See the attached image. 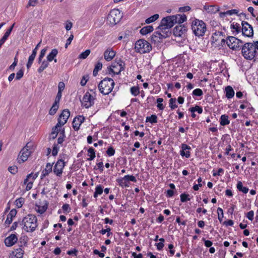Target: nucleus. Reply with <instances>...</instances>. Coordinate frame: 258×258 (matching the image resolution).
<instances>
[{
    "label": "nucleus",
    "mask_w": 258,
    "mask_h": 258,
    "mask_svg": "<svg viewBox=\"0 0 258 258\" xmlns=\"http://www.w3.org/2000/svg\"><path fill=\"white\" fill-rule=\"evenodd\" d=\"M37 219L35 215L29 214L23 218L22 224L26 232H33L37 226Z\"/></svg>",
    "instance_id": "nucleus-1"
},
{
    "label": "nucleus",
    "mask_w": 258,
    "mask_h": 258,
    "mask_svg": "<svg viewBox=\"0 0 258 258\" xmlns=\"http://www.w3.org/2000/svg\"><path fill=\"white\" fill-rule=\"evenodd\" d=\"M241 53L244 58L247 60L253 59L257 53L253 47V44L251 42L244 44L241 48Z\"/></svg>",
    "instance_id": "nucleus-2"
},
{
    "label": "nucleus",
    "mask_w": 258,
    "mask_h": 258,
    "mask_svg": "<svg viewBox=\"0 0 258 258\" xmlns=\"http://www.w3.org/2000/svg\"><path fill=\"white\" fill-rule=\"evenodd\" d=\"M114 86V81L109 78H105L99 84L98 87L99 91L103 95L110 93Z\"/></svg>",
    "instance_id": "nucleus-3"
},
{
    "label": "nucleus",
    "mask_w": 258,
    "mask_h": 258,
    "mask_svg": "<svg viewBox=\"0 0 258 258\" xmlns=\"http://www.w3.org/2000/svg\"><path fill=\"white\" fill-rule=\"evenodd\" d=\"M191 29L196 36H202L206 31V24L202 20L195 19L192 22Z\"/></svg>",
    "instance_id": "nucleus-4"
},
{
    "label": "nucleus",
    "mask_w": 258,
    "mask_h": 258,
    "mask_svg": "<svg viewBox=\"0 0 258 258\" xmlns=\"http://www.w3.org/2000/svg\"><path fill=\"white\" fill-rule=\"evenodd\" d=\"M122 17L120 11L118 9H114L110 11L107 18V22L113 26L119 22Z\"/></svg>",
    "instance_id": "nucleus-5"
},
{
    "label": "nucleus",
    "mask_w": 258,
    "mask_h": 258,
    "mask_svg": "<svg viewBox=\"0 0 258 258\" xmlns=\"http://www.w3.org/2000/svg\"><path fill=\"white\" fill-rule=\"evenodd\" d=\"M135 49L137 52L145 53L150 52L152 49V46L147 41L140 39L135 43Z\"/></svg>",
    "instance_id": "nucleus-6"
},
{
    "label": "nucleus",
    "mask_w": 258,
    "mask_h": 258,
    "mask_svg": "<svg viewBox=\"0 0 258 258\" xmlns=\"http://www.w3.org/2000/svg\"><path fill=\"white\" fill-rule=\"evenodd\" d=\"M176 17L174 15L163 18L157 29H163L165 31L172 27L175 24Z\"/></svg>",
    "instance_id": "nucleus-7"
},
{
    "label": "nucleus",
    "mask_w": 258,
    "mask_h": 258,
    "mask_svg": "<svg viewBox=\"0 0 258 258\" xmlns=\"http://www.w3.org/2000/svg\"><path fill=\"white\" fill-rule=\"evenodd\" d=\"M225 41L228 47L233 50L236 49L240 46V44L243 43L242 41L234 36H228L226 40L222 39L221 43H225Z\"/></svg>",
    "instance_id": "nucleus-8"
},
{
    "label": "nucleus",
    "mask_w": 258,
    "mask_h": 258,
    "mask_svg": "<svg viewBox=\"0 0 258 258\" xmlns=\"http://www.w3.org/2000/svg\"><path fill=\"white\" fill-rule=\"evenodd\" d=\"M31 146V144L28 143L26 144L25 147L21 150L17 159L19 163H23L27 160L31 153V151H30Z\"/></svg>",
    "instance_id": "nucleus-9"
},
{
    "label": "nucleus",
    "mask_w": 258,
    "mask_h": 258,
    "mask_svg": "<svg viewBox=\"0 0 258 258\" xmlns=\"http://www.w3.org/2000/svg\"><path fill=\"white\" fill-rule=\"evenodd\" d=\"M241 31L243 36L247 37H252L253 36V28L248 22L242 21Z\"/></svg>",
    "instance_id": "nucleus-10"
},
{
    "label": "nucleus",
    "mask_w": 258,
    "mask_h": 258,
    "mask_svg": "<svg viewBox=\"0 0 258 258\" xmlns=\"http://www.w3.org/2000/svg\"><path fill=\"white\" fill-rule=\"evenodd\" d=\"M94 98L89 92H86L81 100L82 105L88 108L94 104Z\"/></svg>",
    "instance_id": "nucleus-11"
},
{
    "label": "nucleus",
    "mask_w": 258,
    "mask_h": 258,
    "mask_svg": "<svg viewBox=\"0 0 258 258\" xmlns=\"http://www.w3.org/2000/svg\"><path fill=\"white\" fill-rule=\"evenodd\" d=\"M66 165V163L62 159H59L55 163L53 168V172L57 176H61L63 172V169Z\"/></svg>",
    "instance_id": "nucleus-12"
},
{
    "label": "nucleus",
    "mask_w": 258,
    "mask_h": 258,
    "mask_svg": "<svg viewBox=\"0 0 258 258\" xmlns=\"http://www.w3.org/2000/svg\"><path fill=\"white\" fill-rule=\"evenodd\" d=\"M169 36V33L168 31H166L164 34H162L161 32L156 31L151 36V40L155 43L156 42H160L163 38H165Z\"/></svg>",
    "instance_id": "nucleus-13"
},
{
    "label": "nucleus",
    "mask_w": 258,
    "mask_h": 258,
    "mask_svg": "<svg viewBox=\"0 0 258 258\" xmlns=\"http://www.w3.org/2000/svg\"><path fill=\"white\" fill-rule=\"evenodd\" d=\"M187 31V28L184 25H178L173 29V34L176 37H182Z\"/></svg>",
    "instance_id": "nucleus-14"
},
{
    "label": "nucleus",
    "mask_w": 258,
    "mask_h": 258,
    "mask_svg": "<svg viewBox=\"0 0 258 258\" xmlns=\"http://www.w3.org/2000/svg\"><path fill=\"white\" fill-rule=\"evenodd\" d=\"M70 115V112L69 109H64L58 118L59 124L63 125L67 122Z\"/></svg>",
    "instance_id": "nucleus-15"
},
{
    "label": "nucleus",
    "mask_w": 258,
    "mask_h": 258,
    "mask_svg": "<svg viewBox=\"0 0 258 258\" xmlns=\"http://www.w3.org/2000/svg\"><path fill=\"white\" fill-rule=\"evenodd\" d=\"M85 117L83 115H79L74 118L73 121V127L75 131L79 130L81 124L84 121Z\"/></svg>",
    "instance_id": "nucleus-16"
},
{
    "label": "nucleus",
    "mask_w": 258,
    "mask_h": 258,
    "mask_svg": "<svg viewBox=\"0 0 258 258\" xmlns=\"http://www.w3.org/2000/svg\"><path fill=\"white\" fill-rule=\"evenodd\" d=\"M17 241V236L14 234H12L5 239V243L7 246L10 247L14 245Z\"/></svg>",
    "instance_id": "nucleus-17"
},
{
    "label": "nucleus",
    "mask_w": 258,
    "mask_h": 258,
    "mask_svg": "<svg viewBox=\"0 0 258 258\" xmlns=\"http://www.w3.org/2000/svg\"><path fill=\"white\" fill-rule=\"evenodd\" d=\"M115 55V52L111 48L107 49L104 53V58L106 61L111 60Z\"/></svg>",
    "instance_id": "nucleus-18"
},
{
    "label": "nucleus",
    "mask_w": 258,
    "mask_h": 258,
    "mask_svg": "<svg viewBox=\"0 0 258 258\" xmlns=\"http://www.w3.org/2000/svg\"><path fill=\"white\" fill-rule=\"evenodd\" d=\"M17 213V211L16 209L11 210L7 216L5 224L6 225H9L12 222L13 219L16 216Z\"/></svg>",
    "instance_id": "nucleus-19"
},
{
    "label": "nucleus",
    "mask_w": 258,
    "mask_h": 258,
    "mask_svg": "<svg viewBox=\"0 0 258 258\" xmlns=\"http://www.w3.org/2000/svg\"><path fill=\"white\" fill-rule=\"evenodd\" d=\"M24 254V250L19 248L13 251L10 256V258H22Z\"/></svg>",
    "instance_id": "nucleus-20"
},
{
    "label": "nucleus",
    "mask_w": 258,
    "mask_h": 258,
    "mask_svg": "<svg viewBox=\"0 0 258 258\" xmlns=\"http://www.w3.org/2000/svg\"><path fill=\"white\" fill-rule=\"evenodd\" d=\"M58 54V50L56 48L52 49L51 51L47 56V60L48 61H51L54 60L55 62H57V59L55 58Z\"/></svg>",
    "instance_id": "nucleus-21"
},
{
    "label": "nucleus",
    "mask_w": 258,
    "mask_h": 258,
    "mask_svg": "<svg viewBox=\"0 0 258 258\" xmlns=\"http://www.w3.org/2000/svg\"><path fill=\"white\" fill-rule=\"evenodd\" d=\"M181 148L182 150L180 151V155L182 156H185L186 158H189L190 156L189 151H187L185 152L184 151L186 150H190L191 149L190 147L186 144H182L181 145Z\"/></svg>",
    "instance_id": "nucleus-22"
},
{
    "label": "nucleus",
    "mask_w": 258,
    "mask_h": 258,
    "mask_svg": "<svg viewBox=\"0 0 258 258\" xmlns=\"http://www.w3.org/2000/svg\"><path fill=\"white\" fill-rule=\"evenodd\" d=\"M14 25L15 23H14L11 26V27L7 30L3 37L0 39L1 43H3L4 44L5 42V41L7 40L8 38L9 37L13 30Z\"/></svg>",
    "instance_id": "nucleus-23"
},
{
    "label": "nucleus",
    "mask_w": 258,
    "mask_h": 258,
    "mask_svg": "<svg viewBox=\"0 0 258 258\" xmlns=\"http://www.w3.org/2000/svg\"><path fill=\"white\" fill-rule=\"evenodd\" d=\"M174 16L176 17V20L175 21V24L178 23L179 25H182L181 24L187 20V17L184 14L176 15Z\"/></svg>",
    "instance_id": "nucleus-24"
},
{
    "label": "nucleus",
    "mask_w": 258,
    "mask_h": 258,
    "mask_svg": "<svg viewBox=\"0 0 258 258\" xmlns=\"http://www.w3.org/2000/svg\"><path fill=\"white\" fill-rule=\"evenodd\" d=\"M225 91L226 93V97L228 99L231 98L234 95V91L233 88L230 86H228L225 88Z\"/></svg>",
    "instance_id": "nucleus-25"
},
{
    "label": "nucleus",
    "mask_w": 258,
    "mask_h": 258,
    "mask_svg": "<svg viewBox=\"0 0 258 258\" xmlns=\"http://www.w3.org/2000/svg\"><path fill=\"white\" fill-rule=\"evenodd\" d=\"M204 9L210 13H215L219 11V8L213 5L205 6Z\"/></svg>",
    "instance_id": "nucleus-26"
},
{
    "label": "nucleus",
    "mask_w": 258,
    "mask_h": 258,
    "mask_svg": "<svg viewBox=\"0 0 258 258\" xmlns=\"http://www.w3.org/2000/svg\"><path fill=\"white\" fill-rule=\"evenodd\" d=\"M154 29L152 26L149 25L145 27H143L140 30V33L143 35H146L149 33H150L153 31Z\"/></svg>",
    "instance_id": "nucleus-27"
},
{
    "label": "nucleus",
    "mask_w": 258,
    "mask_h": 258,
    "mask_svg": "<svg viewBox=\"0 0 258 258\" xmlns=\"http://www.w3.org/2000/svg\"><path fill=\"white\" fill-rule=\"evenodd\" d=\"M48 204V202L45 201V204L43 206H38L36 205V206L38 208V209L36 210V211L40 214H43L47 209Z\"/></svg>",
    "instance_id": "nucleus-28"
},
{
    "label": "nucleus",
    "mask_w": 258,
    "mask_h": 258,
    "mask_svg": "<svg viewBox=\"0 0 258 258\" xmlns=\"http://www.w3.org/2000/svg\"><path fill=\"white\" fill-rule=\"evenodd\" d=\"M220 124L222 126L228 125L230 123V121L228 119V116L227 115H222L220 118Z\"/></svg>",
    "instance_id": "nucleus-29"
},
{
    "label": "nucleus",
    "mask_w": 258,
    "mask_h": 258,
    "mask_svg": "<svg viewBox=\"0 0 258 258\" xmlns=\"http://www.w3.org/2000/svg\"><path fill=\"white\" fill-rule=\"evenodd\" d=\"M237 189L244 194H246L248 191V188L246 187L243 186L242 183L241 181H238L236 185Z\"/></svg>",
    "instance_id": "nucleus-30"
},
{
    "label": "nucleus",
    "mask_w": 258,
    "mask_h": 258,
    "mask_svg": "<svg viewBox=\"0 0 258 258\" xmlns=\"http://www.w3.org/2000/svg\"><path fill=\"white\" fill-rule=\"evenodd\" d=\"M36 55V53H35V51H32V54L29 56L28 58V62L27 63V69H29L32 66Z\"/></svg>",
    "instance_id": "nucleus-31"
},
{
    "label": "nucleus",
    "mask_w": 258,
    "mask_h": 258,
    "mask_svg": "<svg viewBox=\"0 0 258 258\" xmlns=\"http://www.w3.org/2000/svg\"><path fill=\"white\" fill-rule=\"evenodd\" d=\"M48 61L44 60L42 61L41 64L38 69V72L41 73L46 68H47L49 65Z\"/></svg>",
    "instance_id": "nucleus-32"
},
{
    "label": "nucleus",
    "mask_w": 258,
    "mask_h": 258,
    "mask_svg": "<svg viewBox=\"0 0 258 258\" xmlns=\"http://www.w3.org/2000/svg\"><path fill=\"white\" fill-rule=\"evenodd\" d=\"M103 191V187L101 185H98L95 188V191L94 193V197L96 198L98 195H100Z\"/></svg>",
    "instance_id": "nucleus-33"
},
{
    "label": "nucleus",
    "mask_w": 258,
    "mask_h": 258,
    "mask_svg": "<svg viewBox=\"0 0 258 258\" xmlns=\"http://www.w3.org/2000/svg\"><path fill=\"white\" fill-rule=\"evenodd\" d=\"M58 108V103L56 102H54L52 107L49 110V114L53 115L56 113L57 110Z\"/></svg>",
    "instance_id": "nucleus-34"
},
{
    "label": "nucleus",
    "mask_w": 258,
    "mask_h": 258,
    "mask_svg": "<svg viewBox=\"0 0 258 258\" xmlns=\"http://www.w3.org/2000/svg\"><path fill=\"white\" fill-rule=\"evenodd\" d=\"M159 17V16L158 14H155L151 17L148 18L145 21L146 23L147 24H150L151 23L154 22L156 20H157Z\"/></svg>",
    "instance_id": "nucleus-35"
},
{
    "label": "nucleus",
    "mask_w": 258,
    "mask_h": 258,
    "mask_svg": "<svg viewBox=\"0 0 258 258\" xmlns=\"http://www.w3.org/2000/svg\"><path fill=\"white\" fill-rule=\"evenodd\" d=\"M102 67V64L100 62H98L95 65V68L93 72V75L96 76L98 74L99 70H101Z\"/></svg>",
    "instance_id": "nucleus-36"
},
{
    "label": "nucleus",
    "mask_w": 258,
    "mask_h": 258,
    "mask_svg": "<svg viewBox=\"0 0 258 258\" xmlns=\"http://www.w3.org/2000/svg\"><path fill=\"white\" fill-rule=\"evenodd\" d=\"M88 154H90V155H89L90 157L89 158H88V160H89V161L93 160L95 157V152L94 149L93 148L90 147L88 150Z\"/></svg>",
    "instance_id": "nucleus-37"
},
{
    "label": "nucleus",
    "mask_w": 258,
    "mask_h": 258,
    "mask_svg": "<svg viewBox=\"0 0 258 258\" xmlns=\"http://www.w3.org/2000/svg\"><path fill=\"white\" fill-rule=\"evenodd\" d=\"M117 181L118 183L119 186L122 187L128 186V184L126 180L124 179V177L121 179H117Z\"/></svg>",
    "instance_id": "nucleus-38"
},
{
    "label": "nucleus",
    "mask_w": 258,
    "mask_h": 258,
    "mask_svg": "<svg viewBox=\"0 0 258 258\" xmlns=\"http://www.w3.org/2000/svg\"><path fill=\"white\" fill-rule=\"evenodd\" d=\"M52 164L50 163H48L46 165L45 168L42 171V172L48 175V174L52 171Z\"/></svg>",
    "instance_id": "nucleus-39"
},
{
    "label": "nucleus",
    "mask_w": 258,
    "mask_h": 258,
    "mask_svg": "<svg viewBox=\"0 0 258 258\" xmlns=\"http://www.w3.org/2000/svg\"><path fill=\"white\" fill-rule=\"evenodd\" d=\"M189 110L191 112L197 111L199 114H201L203 112V108L199 105H196L195 107H191Z\"/></svg>",
    "instance_id": "nucleus-40"
},
{
    "label": "nucleus",
    "mask_w": 258,
    "mask_h": 258,
    "mask_svg": "<svg viewBox=\"0 0 258 258\" xmlns=\"http://www.w3.org/2000/svg\"><path fill=\"white\" fill-rule=\"evenodd\" d=\"M130 91L131 94L135 96L138 95L140 93L139 88L138 86H133L131 87Z\"/></svg>",
    "instance_id": "nucleus-41"
},
{
    "label": "nucleus",
    "mask_w": 258,
    "mask_h": 258,
    "mask_svg": "<svg viewBox=\"0 0 258 258\" xmlns=\"http://www.w3.org/2000/svg\"><path fill=\"white\" fill-rule=\"evenodd\" d=\"M231 28L233 30H235L236 33L238 34L241 32V27L239 24L237 23H233L231 25Z\"/></svg>",
    "instance_id": "nucleus-42"
},
{
    "label": "nucleus",
    "mask_w": 258,
    "mask_h": 258,
    "mask_svg": "<svg viewBox=\"0 0 258 258\" xmlns=\"http://www.w3.org/2000/svg\"><path fill=\"white\" fill-rule=\"evenodd\" d=\"M24 199L22 197L17 199L15 201V205L18 208H20L22 207L23 204L24 203Z\"/></svg>",
    "instance_id": "nucleus-43"
},
{
    "label": "nucleus",
    "mask_w": 258,
    "mask_h": 258,
    "mask_svg": "<svg viewBox=\"0 0 258 258\" xmlns=\"http://www.w3.org/2000/svg\"><path fill=\"white\" fill-rule=\"evenodd\" d=\"M146 121H149L151 123L157 122V117L155 114H152L151 116L146 118Z\"/></svg>",
    "instance_id": "nucleus-44"
},
{
    "label": "nucleus",
    "mask_w": 258,
    "mask_h": 258,
    "mask_svg": "<svg viewBox=\"0 0 258 258\" xmlns=\"http://www.w3.org/2000/svg\"><path fill=\"white\" fill-rule=\"evenodd\" d=\"M181 202L182 203L186 202L190 200L189 195L185 194H182L180 196Z\"/></svg>",
    "instance_id": "nucleus-45"
},
{
    "label": "nucleus",
    "mask_w": 258,
    "mask_h": 258,
    "mask_svg": "<svg viewBox=\"0 0 258 258\" xmlns=\"http://www.w3.org/2000/svg\"><path fill=\"white\" fill-rule=\"evenodd\" d=\"M90 53V50L89 49H87L79 55V58L80 59H85L89 55Z\"/></svg>",
    "instance_id": "nucleus-46"
},
{
    "label": "nucleus",
    "mask_w": 258,
    "mask_h": 258,
    "mask_svg": "<svg viewBox=\"0 0 258 258\" xmlns=\"http://www.w3.org/2000/svg\"><path fill=\"white\" fill-rule=\"evenodd\" d=\"M119 67H120V69L118 71V72H116L114 71V70L113 69V68H115V66H113L112 65L111 66V67L109 68V73H113L114 74H116V75H118L120 74V72L123 70V68L122 67V65L121 64H120L119 65Z\"/></svg>",
    "instance_id": "nucleus-47"
},
{
    "label": "nucleus",
    "mask_w": 258,
    "mask_h": 258,
    "mask_svg": "<svg viewBox=\"0 0 258 258\" xmlns=\"http://www.w3.org/2000/svg\"><path fill=\"white\" fill-rule=\"evenodd\" d=\"M46 50H47L46 48L42 49L41 50V52H40V53L39 54V58H38V63H40L42 62V59L45 55Z\"/></svg>",
    "instance_id": "nucleus-48"
},
{
    "label": "nucleus",
    "mask_w": 258,
    "mask_h": 258,
    "mask_svg": "<svg viewBox=\"0 0 258 258\" xmlns=\"http://www.w3.org/2000/svg\"><path fill=\"white\" fill-rule=\"evenodd\" d=\"M106 229H102L99 232L100 234L102 235H104L106 233H107V236L109 237L111 234H112V233L110 232L111 229L109 227H107V226H106Z\"/></svg>",
    "instance_id": "nucleus-49"
},
{
    "label": "nucleus",
    "mask_w": 258,
    "mask_h": 258,
    "mask_svg": "<svg viewBox=\"0 0 258 258\" xmlns=\"http://www.w3.org/2000/svg\"><path fill=\"white\" fill-rule=\"evenodd\" d=\"M176 100V98H171L169 100V106L172 109L177 107V105L175 104Z\"/></svg>",
    "instance_id": "nucleus-50"
},
{
    "label": "nucleus",
    "mask_w": 258,
    "mask_h": 258,
    "mask_svg": "<svg viewBox=\"0 0 258 258\" xmlns=\"http://www.w3.org/2000/svg\"><path fill=\"white\" fill-rule=\"evenodd\" d=\"M192 94L196 96H201L203 95V92L201 89H196L193 91Z\"/></svg>",
    "instance_id": "nucleus-51"
},
{
    "label": "nucleus",
    "mask_w": 258,
    "mask_h": 258,
    "mask_svg": "<svg viewBox=\"0 0 258 258\" xmlns=\"http://www.w3.org/2000/svg\"><path fill=\"white\" fill-rule=\"evenodd\" d=\"M124 177V179H126L127 181H133L134 182H137V179L134 175H125Z\"/></svg>",
    "instance_id": "nucleus-52"
},
{
    "label": "nucleus",
    "mask_w": 258,
    "mask_h": 258,
    "mask_svg": "<svg viewBox=\"0 0 258 258\" xmlns=\"http://www.w3.org/2000/svg\"><path fill=\"white\" fill-rule=\"evenodd\" d=\"M61 126H62V125L59 124V122H57L56 124L52 128V135H53L54 134H56V133L58 134V128L61 127Z\"/></svg>",
    "instance_id": "nucleus-53"
},
{
    "label": "nucleus",
    "mask_w": 258,
    "mask_h": 258,
    "mask_svg": "<svg viewBox=\"0 0 258 258\" xmlns=\"http://www.w3.org/2000/svg\"><path fill=\"white\" fill-rule=\"evenodd\" d=\"M217 213H218V218L220 221H221L222 218H223V210L221 208H219V207L218 208Z\"/></svg>",
    "instance_id": "nucleus-54"
},
{
    "label": "nucleus",
    "mask_w": 258,
    "mask_h": 258,
    "mask_svg": "<svg viewBox=\"0 0 258 258\" xmlns=\"http://www.w3.org/2000/svg\"><path fill=\"white\" fill-rule=\"evenodd\" d=\"M106 154L109 156H112L114 155L115 154V150L111 146L109 147L106 151Z\"/></svg>",
    "instance_id": "nucleus-55"
},
{
    "label": "nucleus",
    "mask_w": 258,
    "mask_h": 258,
    "mask_svg": "<svg viewBox=\"0 0 258 258\" xmlns=\"http://www.w3.org/2000/svg\"><path fill=\"white\" fill-rule=\"evenodd\" d=\"M62 209L65 213H69L71 211V208L68 204H64L62 207Z\"/></svg>",
    "instance_id": "nucleus-56"
},
{
    "label": "nucleus",
    "mask_w": 258,
    "mask_h": 258,
    "mask_svg": "<svg viewBox=\"0 0 258 258\" xmlns=\"http://www.w3.org/2000/svg\"><path fill=\"white\" fill-rule=\"evenodd\" d=\"M8 170L13 174H15L18 172V168L16 166H10L8 168Z\"/></svg>",
    "instance_id": "nucleus-57"
},
{
    "label": "nucleus",
    "mask_w": 258,
    "mask_h": 258,
    "mask_svg": "<svg viewBox=\"0 0 258 258\" xmlns=\"http://www.w3.org/2000/svg\"><path fill=\"white\" fill-rule=\"evenodd\" d=\"M78 252V250L76 248H74L73 249L67 251V253L70 255H72L73 256H76L77 255Z\"/></svg>",
    "instance_id": "nucleus-58"
},
{
    "label": "nucleus",
    "mask_w": 258,
    "mask_h": 258,
    "mask_svg": "<svg viewBox=\"0 0 258 258\" xmlns=\"http://www.w3.org/2000/svg\"><path fill=\"white\" fill-rule=\"evenodd\" d=\"M59 149V147H58L57 146V145H56V144L53 145L52 152V154L53 156H55L57 154Z\"/></svg>",
    "instance_id": "nucleus-59"
},
{
    "label": "nucleus",
    "mask_w": 258,
    "mask_h": 258,
    "mask_svg": "<svg viewBox=\"0 0 258 258\" xmlns=\"http://www.w3.org/2000/svg\"><path fill=\"white\" fill-rule=\"evenodd\" d=\"M254 212L253 211H249L246 214V217L250 221L253 219Z\"/></svg>",
    "instance_id": "nucleus-60"
},
{
    "label": "nucleus",
    "mask_w": 258,
    "mask_h": 258,
    "mask_svg": "<svg viewBox=\"0 0 258 258\" xmlns=\"http://www.w3.org/2000/svg\"><path fill=\"white\" fill-rule=\"evenodd\" d=\"M24 72L22 70H20L17 73L16 75V79L20 80L23 76Z\"/></svg>",
    "instance_id": "nucleus-61"
},
{
    "label": "nucleus",
    "mask_w": 258,
    "mask_h": 258,
    "mask_svg": "<svg viewBox=\"0 0 258 258\" xmlns=\"http://www.w3.org/2000/svg\"><path fill=\"white\" fill-rule=\"evenodd\" d=\"M38 2V0H29L28 4L27 6V7L28 8L29 7L32 6L34 7L36 6Z\"/></svg>",
    "instance_id": "nucleus-62"
},
{
    "label": "nucleus",
    "mask_w": 258,
    "mask_h": 258,
    "mask_svg": "<svg viewBox=\"0 0 258 258\" xmlns=\"http://www.w3.org/2000/svg\"><path fill=\"white\" fill-rule=\"evenodd\" d=\"M61 96H62V92L58 91V92H57V95L56 96V98L55 99L54 102L59 103L60 100L61 98Z\"/></svg>",
    "instance_id": "nucleus-63"
},
{
    "label": "nucleus",
    "mask_w": 258,
    "mask_h": 258,
    "mask_svg": "<svg viewBox=\"0 0 258 258\" xmlns=\"http://www.w3.org/2000/svg\"><path fill=\"white\" fill-rule=\"evenodd\" d=\"M73 26V23L69 21H67L66 25H65V28L67 31H69L71 29Z\"/></svg>",
    "instance_id": "nucleus-64"
}]
</instances>
